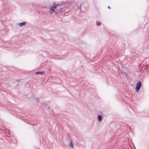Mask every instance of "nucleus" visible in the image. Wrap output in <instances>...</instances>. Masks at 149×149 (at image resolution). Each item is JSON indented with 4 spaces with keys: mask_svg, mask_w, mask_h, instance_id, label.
Listing matches in <instances>:
<instances>
[{
    "mask_svg": "<svg viewBox=\"0 0 149 149\" xmlns=\"http://www.w3.org/2000/svg\"><path fill=\"white\" fill-rule=\"evenodd\" d=\"M66 7L65 6L64 7H63V8L62 7H60L59 8H57V10H58L60 11L61 12H63V10L65 9V8H66Z\"/></svg>",
    "mask_w": 149,
    "mask_h": 149,
    "instance_id": "f03ea898",
    "label": "nucleus"
},
{
    "mask_svg": "<svg viewBox=\"0 0 149 149\" xmlns=\"http://www.w3.org/2000/svg\"><path fill=\"white\" fill-rule=\"evenodd\" d=\"M20 81V80H18L17 81Z\"/></svg>",
    "mask_w": 149,
    "mask_h": 149,
    "instance_id": "4468645a",
    "label": "nucleus"
},
{
    "mask_svg": "<svg viewBox=\"0 0 149 149\" xmlns=\"http://www.w3.org/2000/svg\"><path fill=\"white\" fill-rule=\"evenodd\" d=\"M69 146H70L71 148L73 147V145L72 144V142L71 141L70 143L69 144Z\"/></svg>",
    "mask_w": 149,
    "mask_h": 149,
    "instance_id": "1a4fd4ad",
    "label": "nucleus"
},
{
    "mask_svg": "<svg viewBox=\"0 0 149 149\" xmlns=\"http://www.w3.org/2000/svg\"><path fill=\"white\" fill-rule=\"evenodd\" d=\"M38 98L36 97H34L33 98L32 100L33 102H34L36 103V102H38Z\"/></svg>",
    "mask_w": 149,
    "mask_h": 149,
    "instance_id": "20e7f679",
    "label": "nucleus"
},
{
    "mask_svg": "<svg viewBox=\"0 0 149 149\" xmlns=\"http://www.w3.org/2000/svg\"><path fill=\"white\" fill-rule=\"evenodd\" d=\"M141 86V81H139L136 85V86L135 88V91L136 92H138L139 89Z\"/></svg>",
    "mask_w": 149,
    "mask_h": 149,
    "instance_id": "f257e3e1",
    "label": "nucleus"
},
{
    "mask_svg": "<svg viewBox=\"0 0 149 149\" xmlns=\"http://www.w3.org/2000/svg\"><path fill=\"white\" fill-rule=\"evenodd\" d=\"M59 5V4H57L55 5L54 6V5L52 6V7L51 8V10H53L52 9V8H57V7Z\"/></svg>",
    "mask_w": 149,
    "mask_h": 149,
    "instance_id": "423d86ee",
    "label": "nucleus"
},
{
    "mask_svg": "<svg viewBox=\"0 0 149 149\" xmlns=\"http://www.w3.org/2000/svg\"><path fill=\"white\" fill-rule=\"evenodd\" d=\"M45 73V72L43 71H38L36 72V74H42Z\"/></svg>",
    "mask_w": 149,
    "mask_h": 149,
    "instance_id": "0eeeda50",
    "label": "nucleus"
},
{
    "mask_svg": "<svg viewBox=\"0 0 149 149\" xmlns=\"http://www.w3.org/2000/svg\"><path fill=\"white\" fill-rule=\"evenodd\" d=\"M97 118L99 121H101L102 119V117L101 115H99L97 116Z\"/></svg>",
    "mask_w": 149,
    "mask_h": 149,
    "instance_id": "39448f33",
    "label": "nucleus"
},
{
    "mask_svg": "<svg viewBox=\"0 0 149 149\" xmlns=\"http://www.w3.org/2000/svg\"><path fill=\"white\" fill-rule=\"evenodd\" d=\"M108 8H110V7L109 6H108Z\"/></svg>",
    "mask_w": 149,
    "mask_h": 149,
    "instance_id": "f8f14e48",
    "label": "nucleus"
},
{
    "mask_svg": "<svg viewBox=\"0 0 149 149\" xmlns=\"http://www.w3.org/2000/svg\"><path fill=\"white\" fill-rule=\"evenodd\" d=\"M96 23L97 25L98 26H100L101 24V23L98 21H96Z\"/></svg>",
    "mask_w": 149,
    "mask_h": 149,
    "instance_id": "6e6552de",
    "label": "nucleus"
},
{
    "mask_svg": "<svg viewBox=\"0 0 149 149\" xmlns=\"http://www.w3.org/2000/svg\"><path fill=\"white\" fill-rule=\"evenodd\" d=\"M124 72H123V71L122 70V71H121V73L122 74H123Z\"/></svg>",
    "mask_w": 149,
    "mask_h": 149,
    "instance_id": "9b49d317",
    "label": "nucleus"
},
{
    "mask_svg": "<svg viewBox=\"0 0 149 149\" xmlns=\"http://www.w3.org/2000/svg\"><path fill=\"white\" fill-rule=\"evenodd\" d=\"M26 24V22H21L19 23V26H25Z\"/></svg>",
    "mask_w": 149,
    "mask_h": 149,
    "instance_id": "7ed1b4c3",
    "label": "nucleus"
},
{
    "mask_svg": "<svg viewBox=\"0 0 149 149\" xmlns=\"http://www.w3.org/2000/svg\"><path fill=\"white\" fill-rule=\"evenodd\" d=\"M81 6H80V7H79V9H80V10H81Z\"/></svg>",
    "mask_w": 149,
    "mask_h": 149,
    "instance_id": "9d476101",
    "label": "nucleus"
},
{
    "mask_svg": "<svg viewBox=\"0 0 149 149\" xmlns=\"http://www.w3.org/2000/svg\"><path fill=\"white\" fill-rule=\"evenodd\" d=\"M125 69V70H126V68L124 67V68H123V70H124Z\"/></svg>",
    "mask_w": 149,
    "mask_h": 149,
    "instance_id": "ddd939ff",
    "label": "nucleus"
}]
</instances>
